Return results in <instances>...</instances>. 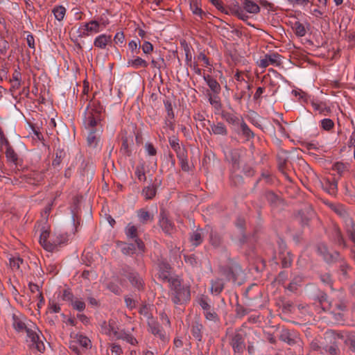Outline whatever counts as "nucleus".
I'll return each instance as SVG.
<instances>
[{
  "instance_id": "obj_22",
  "label": "nucleus",
  "mask_w": 355,
  "mask_h": 355,
  "mask_svg": "<svg viewBox=\"0 0 355 355\" xmlns=\"http://www.w3.org/2000/svg\"><path fill=\"white\" fill-rule=\"evenodd\" d=\"M128 66L134 69H138L139 67L146 68L148 66V63L140 57L133 56L132 59L128 61Z\"/></svg>"
},
{
  "instance_id": "obj_2",
  "label": "nucleus",
  "mask_w": 355,
  "mask_h": 355,
  "mask_svg": "<svg viewBox=\"0 0 355 355\" xmlns=\"http://www.w3.org/2000/svg\"><path fill=\"white\" fill-rule=\"evenodd\" d=\"M259 12V6L252 0H243L241 5L237 2L230 5L229 12L243 21L249 19V15H257Z\"/></svg>"
},
{
  "instance_id": "obj_6",
  "label": "nucleus",
  "mask_w": 355,
  "mask_h": 355,
  "mask_svg": "<svg viewBox=\"0 0 355 355\" xmlns=\"http://www.w3.org/2000/svg\"><path fill=\"white\" fill-rule=\"evenodd\" d=\"M220 272L227 280H232L234 282H236L240 284L241 280L243 278V272L239 265L236 263H231L227 268H222Z\"/></svg>"
},
{
  "instance_id": "obj_30",
  "label": "nucleus",
  "mask_w": 355,
  "mask_h": 355,
  "mask_svg": "<svg viewBox=\"0 0 355 355\" xmlns=\"http://www.w3.org/2000/svg\"><path fill=\"white\" fill-rule=\"evenodd\" d=\"M156 193V187L151 184L146 187L142 191V195L146 199H152Z\"/></svg>"
},
{
  "instance_id": "obj_45",
  "label": "nucleus",
  "mask_w": 355,
  "mask_h": 355,
  "mask_svg": "<svg viewBox=\"0 0 355 355\" xmlns=\"http://www.w3.org/2000/svg\"><path fill=\"white\" fill-rule=\"evenodd\" d=\"M140 46V42L139 40H131L128 43V47L133 54H137L139 53V49Z\"/></svg>"
},
{
  "instance_id": "obj_47",
  "label": "nucleus",
  "mask_w": 355,
  "mask_h": 355,
  "mask_svg": "<svg viewBox=\"0 0 355 355\" xmlns=\"http://www.w3.org/2000/svg\"><path fill=\"white\" fill-rule=\"evenodd\" d=\"M201 329L202 325L200 324H196L192 327V334L198 340H200L202 338Z\"/></svg>"
},
{
  "instance_id": "obj_63",
  "label": "nucleus",
  "mask_w": 355,
  "mask_h": 355,
  "mask_svg": "<svg viewBox=\"0 0 355 355\" xmlns=\"http://www.w3.org/2000/svg\"><path fill=\"white\" fill-rule=\"evenodd\" d=\"M27 44L31 49L35 48V40L32 35L28 34L26 37Z\"/></svg>"
},
{
  "instance_id": "obj_36",
  "label": "nucleus",
  "mask_w": 355,
  "mask_h": 355,
  "mask_svg": "<svg viewBox=\"0 0 355 355\" xmlns=\"http://www.w3.org/2000/svg\"><path fill=\"white\" fill-rule=\"evenodd\" d=\"M125 234L129 239H136L137 237V228L135 226L128 224L125 227Z\"/></svg>"
},
{
  "instance_id": "obj_59",
  "label": "nucleus",
  "mask_w": 355,
  "mask_h": 355,
  "mask_svg": "<svg viewBox=\"0 0 355 355\" xmlns=\"http://www.w3.org/2000/svg\"><path fill=\"white\" fill-rule=\"evenodd\" d=\"M134 245L132 244H124L122 248V252L125 254H129L133 252Z\"/></svg>"
},
{
  "instance_id": "obj_37",
  "label": "nucleus",
  "mask_w": 355,
  "mask_h": 355,
  "mask_svg": "<svg viewBox=\"0 0 355 355\" xmlns=\"http://www.w3.org/2000/svg\"><path fill=\"white\" fill-rule=\"evenodd\" d=\"M291 94L302 102H307L308 101L306 94L300 89H293L291 92Z\"/></svg>"
},
{
  "instance_id": "obj_29",
  "label": "nucleus",
  "mask_w": 355,
  "mask_h": 355,
  "mask_svg": "<svg viewBox=\"0 0 355 355\" xmlns=\"http://www.w3.org/2000/svg\"><path fill=\"white\" fill-rule=\"evenodd\" d=\"M202 234H203V230H198L193 232V234L191 236V241L192 244L195 246H198L200 245L202 241Z\"/></svg>"
},
{
  "instance_id": "obj_8",
  "label": "nucleus",
  "mask_w": 355,
  "mask_h": 355,
  "mask_svg": "<svg viewBox=\"0 0 355 355\" xmlns=\"http://www.w3.org/2000/svg\"><path fill=\"white\" fill-rule=\"evenodd\" d=\"M257 65L263 69L270 65L278 67L282 64L281 55L277 53H270L263 55L257 61Z\"/></svg>"
},
{
  "instance_id": "obj_48",
  "label": "nucleus",
  "mask_w": 355,
  "mask_h": 355,
  "mask_svg": "<svg viewBox=\"0 0 355 355\" xmlns=\"http://www.w3.org/2000/svg\"><path fill=\"white\" fill-rule=\"evenodd\" d=\"M209 102L216 109L218 110L220 107V103L218 96L216 95H209Z\"/></svg>"
},
{
  "instance_id": "obj_55",
  "label": "nucleus",
  "mask_w": 355,
  "mask_h": 355,
  "mask_svg": "<svg viewBox=\"0 0 355 355\" xmlns=\"http://www.w3.org/2000/svg\"><path fill=\"white\" fill-rule=\"evenodd\" d=\"M141 49L144 53L148 54L153 51V46L149 42H144L141 46Z\"/></svg>"
},
{
  "instance_id": "obj_7",
  "label": "nucleus",
  "mask_w": 355,
  "mask_h": 355,
  "mask_svg": "<svg viewBox=\"0 0 355 355\" xmlns=\"http://www.w3.org/2000/svg\"><path fill=\"white\" fill-rule=\"evenodd\" d=\"M101 31V28H100L97 21L96 19H93L88 22L82 24L78 28L77 33L78 37H85L92 34L98 33Z\"/></svg>"
},
{
  "instance_id": "obj_60",
  "label": "nucleus",
  "mask_w": 355,
  "mask_h": 355,
  "mask_svg": "<svg viewBox=\"0 0 355 355\" xmlns=\"http://www.w3.org/2000/svg\"><path fill=\"white\" fill-rule=\"evenodd\" d=\"M198 60L199 61H202L203 62L204 64L206 66V67H208L210 65V62H209V58L205 55V53H200L198 56Z\"/></svg>"
},
{
  "instance_id": "obj_46",
  "label": "nucleus",
  "mask_w": 355,
  "mask_h": 355,
  "mask_svg": "<svg viewBox=\"0 0 355 355\" xmlns=\"http://www.w3.org/2000/svg\"><path fill=\"white\" fill-rule=\"evenodd\" d=\"M198 302L204 311H207L211 309L208 299L204 296H201L198 300Z\"/></svg>"
},
{
  "instance_id": "obj_26",
  "label": "nucleus",
  "mask_w": 355,
  "mask_h": 355,
  "mask_svg": "<svg viewBox=\"0 0 355 355\" xmlns=\"http://www.w3.org/2000/svg\"><path fill=\"white\" fill-rule=\"evenodd\" d=\"M66 8L62 6H55L52 12L55 17V19L59 21H61L64 19L66 15Z\"/></svg>"
},
{
  "instance_id": "obj_54",
  "label": "nucleus",
  "mask_w": 355,
  "mask_h": 355,
  "mask_svg": "<svg viewBox=\"0 0 355 355\" xmlns=\"http://www.w3.org/2000/svg\"><path fill=\"white\" fill-rule=\"evenodd\" d=\"M125 302L126 306L130 309H132L133 308H135L137 304L136 301L131 296L125 297Z\"/></svg>"
},
{
  "instance_id": "obj_10",
  "label": "nucleus",
  "mask_w": 355,
  "mask_h": 355,
  "mask_svg": "<svg viewBox=\"0 0 355 355\" xmlns=\"http://www.w3.org/2000/svg\"><path fill=\"white\" fill-rule=\"evenodd\" d=\"M78 344L83 349H88L92 347V343L90 339L84 336L82 334H77L73 340L70 343L69 347L76 354V355L80 354V350L76 346Z\"/></svg>"
},
{
  "instance_id": "obj_25",
  "label": "nucleus",
  "mask_w": 355,
  "mask_h": 355,
  "mask_svg": "<svg viewBox=\"0 0 355 355\" xmlns=\"http://www.w3.org/2000/svg\"><path fill=\"white\" fill-rule=\"evenodd\" d=\"M12 87L15 89H19L21 85V73L19 67L15 69L11 79Z\"/></svg>"
},
{
  "instance_id": "obj_56",
  "label": "nucleus",
  "mask_w": 355,
  "mask_h": 355,
  "mask_svg": "<svg viewBox=\"0 0 355 355\" xmlns=\"http://www.w3.org/2000/svg\"><path fill=\"white\" fill-rule=\"evenodd\" d=\"M114 41L116 44H123L125 41V36L123 32H118L114 37Z\"/></svg>"
},
{
  "instance_id": "obj_18",
  "label": "nucleus",
  "mask_w": 355,
  "mask_h": 355,
  "mask_svg": "<svg viewBox=\"0 0 355 355\" xmlns=\"http://www.w3.org/2000/svg\"><path fill=\"white\" fill-rule=\"evenodd\" d=\"M232 345L234 352L241 354L245 349L243 336L241 334H236L232 339Z\"/></svg>"
},
{
  "instance_id": "obj_61",
  "label": "nucleus",
  "mask_w": 355,
  "mask_h": 355,
  "mask_svg": "<svg viewBox=\"0 0 355 355\" xmlns=\"http://www.w3.org/2000/svg\"><path fill=\"white\" fill-rule=\"evenodd\" d=\"M49 309L52 313H59L61 309L60 305L54 302H52L50 303Z\"/></svg>"
},
{
  "instance_id": "obj_40",
  "label": "nucleus",
  "mask_w": 355,
  "mask_h": 355,
  "mask_svg": "<svg viewBox=\"0 0 355 355\" xmlns=\"http://www.w3.org/2000/svg\"><path fill=\"white\" fill-rule=\"evenodd\" d=\"M182 155H183L182 157L180 156V155H177V156L180 162L181 167H182V170L187 171L189 170V164H188L186 150L182 152Z\"/></svg>"
},
{
  "instance_id": "obj_24",
  "label": "nucleus",
  "mask_w": 355,
  "mask_h": 355,
  "mask_svg": "<svg viewBox=\"0 0 355 355\" xmlns=\"http://www.w3.org/2000/svg\"><path fill=\"white\" fill-rule=\"evenodd\" d=\"M3 146H6V148L5 153L7 160L9 162L16 164L18 159V155L10 146L8 140L7 144H3Z\"/></svg>"
},
{
  "instance_id": "obj_50",
  "label": "nucleus",
  "mask_w": 355,
  "mask_h": 355,
  "mask_svg": "<svg viewBox=\"0 0 355 355\" xmlns=\"http://www.w3.org/2000/svg\"><path fill=\"white\" fill-rule=\"evenodd\" d=\"M99 24L100 28L103 31L107 26L110 24L109 19L106 17L101 16L99 18L96 19Z\"/></svg>"
},
{
  "instance_id": "obj_34",
  "label": "nucleus",
  "mask_w": 355,
  "mask_h": 355,
  "mask_svg": "<svg viewBox=\"0 0 355 355\" xmlns=\"http://www.w3.org/2000/svg\"><path fill=\"white\" fill-rule=\"evenodd\" d=\"M210 1L220 12L226 15H232V14L229 12L230 6H228V8H225L223 4V2L220 0H210Z\"/></svg>"
},
{
  "instance_id": "obj_19",
  "label": "nucleus",
  "mask_w": 355,
  "mask_h": 355,
  "mask_svg": "<svg viewBox=\"0 0 355 355\" xmlns=\"http://www.w3.org/2000/svg\"><path fill=\"white\" fill-rule=\"evenodd\" d=\"M159 223L162 230L166 234H171L173 229V225L171 220L165 216L164 213L160 214Z\"/></svg>"
},
{
  "instance_id": "obj_33",
  "label": "nucleus",
  "mask_w": 355,
  "mask_h": 355,
  "mask_svg": "<svg viewBox=\"0 0 355 355\" xmlns=\"http://www.w3.org/2000/svg\"><path fill=\"white\" fill-rule=\"evenodd\" d=\"M295 33L298 37H303L306 35V31L304 26L299 21H296L293 27Z\"/></svg>"
},
{
  "instance_id": "obj_14",
  "label": "nucleus",
  "mask_w": 355,
  "mask_h": 355,
  "mask_svg": "<svg viewBox=\"0 0 355 355\" xmlns=\"http://www.w3.org/2000/svg\"><path fill=\"white\" fill-rule=\"evenodd\" d=\"M148 325L149 327V331L155 336L158 337L162 340L165 338V335L162 327L157 322L154 320L153 318H150L149 316H148Z\"/></svg>"
},
{
  "instance_id": "obj_43",
  "label": "nucleus",
  "mask_w": 355,
  "mask_h": 355,
  "mask_svg": "<svg viewBox=\"0 0 355 355\" xmlns=\"http://www.w3.org/2000/svg\"><path fill=\"white\" fill-rule=\"evenodd\" d=\"M24 263V261L20 257H12L10 259V265L12 269H19Z\"/></svg>"
},
{
  "instance_id": "obj_12",
  "label": "nucleus",
  "mask_w": 355,
  "mask_h": 355,
  "mask_svg": "<svg viewBox=\"0 0 355 355\" xmlns=\"http://www.w3.org/2000/svg\"><path fill=\"white\" fill-rule=\"evenodd\" d=\"M101 331L112 339H120L122 338L121 334L117 331V327L114 320H110L108 322H102Z\"/></svg>"
},
{
  "instance_id": "obj_32",
  "label": "nucleus",
  "mask_w": 355,
  "mask_h": 355,
  "mask_svg": "<svg viewBox=\"0 0 355 355\" xmlns=\"http://www.w3.org/2000/svg\"><path fill=\"white\" fill-rule=\"evenodd\" d=\"M318 250L327 261H329L334 258V256L329 253L327 247L324 244H320L318 247Z\"/></svg>"
},
{
  "instance_id": "obj_52",
  "label": "nucleus",
  "mask_w": 355,
  "mask_h": 355,
  "mask_svg": "<svg viewBox=\"0 0 355 355\" xmlns=\"http://www.w3.org/2000/svg\"><path fill=\"white\" fill-rule=\"evenodd\" d=\"M164 107L167 112V115L168 117L173 119L174 117V113L173 111V106L169 101H164Z\"/></svg>"
},
{
  "instance_id": "obj_41",
  "label": "nucleus",
  "mask_w": 355,
  "mask_h": 355,
  "mask_svg": "<svg viewBox=\"0 0 355 355\" xmlns=\"http://www.w3.org/2000/svg\"><path fill=\"white\" fill-rule=\"evenodd\" d=\"M326 187L324 189L330 194H334L337 189V182L335 181L329 182L327 180L325 182Z\"/></svg>"
},
{
  "instance_id": "obj_44",
  "label": "nucleus",
  "mask_w": 355,
  "mask_h": 355,
  "mask_svg": "<svg viewBox=\"0 0 355 355\" xmlns=\"http://www.w3.org/2000/svg\"><path fill=\"white\" fill-rule=\"evenodd\" d=\"M28 288L32 293L35 294L36 297L41 298V301L43 300V298L42 297V293L40 291L39 286L37 284L29 283Z\"/></svg>"
},
{
  "instance_id": "obj_49",
  "label": "nucleus",
  "mask_w": 355,
  "mask_h": 355,
  "mask_svg": "<svg viewBox=\"0 0 355 355\" xmlns=\"http://www.w3.org/2000/svg\"><path fill=\"white\" fill-rule=\"evenodd\" d=\"M311 105L313 110L318 112L319 113L324 112L326 109L324 105L322 103L315 101H311Z\"/></svg>"
},
{
  "instance_id": "obj_17",
  "label": "nucleus",
  "mask_w": 355,
  "mask_h": 355,
  "mask_svg": "<svg viewBox=\"0 0 355 355\" xmlns=\"http://www.w3.org/2000/svg\"><path fill=\"white\" fill-rule=\"evenodd\" d=\"M210 134L215 135L227 136V130L225 125L222 122L210 123V128L209 129Z\"/></svg>"
},
{
  "instance_id": "obj_28",
  "label": "nucleus",
  "mask_w": 355,
  "mask_h": 355,
  "mask_svg": "<svg viewBox=\"0 0 355 355\" xmlns=\"http://www.w3.org/2000/svg\"><path fill=\"white\" fill-rule=\"evenodd\" d=\"M223 282L221 279H216L211 281V291L212 293L218 294L223 288Z\"/></svg>"
},
{
  "instance_id": "obj_58",
  "label": "nucleus",
  "mask_w": 355,
  "mask_h": 355,
  "mask_svg": "<svg viewBox=\"0 0 355 355\" xmlns=\"http://www.w3.org/2000/svg\"><path fill=\"white\" fill-rule=\"evenodd\" d=\"M96 134L94 131H90L88 136H87V143L90 146L95 145L96 144Z\"/></svg>"
},
{
  "instance_id": "obj_5",
  "label": "nucleus",
  "mask_w": 355,
  "mask_h": 355,
  "mask_svg": "<svg viewBox=\"0 0 355 355\" xmlns=\"http://www.w3.org/2000/svg\"><path fill=\"white\" fill-rule=\"evenodd\" d=\"M336 211L341 217L345 230L355 246V223L354 220L343 207H338Z\"/></svg>"
},
{
  "instance_id": "obj_4",
  "label": "nucleus",
  "mask_w": 355,
  "mask_h": 355,
  "mask_svg": "<svg viewBox=\"0 0 355 355\" xmlns=\"http://www.w3.org/2000/svg\"><path fill=\"white\" fill-rule=\"evenodd\" d=\"M102 111L103 107L98 102L95 101L89 102L84 112V123L86 127H95L98 122L101 121Z\"/></svg>"
},
{
  "instance_id": "obj_62",
  "label": "nucleus",
  "mask_w": 355,
  "mask_h": 355,
  "mask_svg": "<svg viewBox=\"0 0 355 355\" xmlns=\"http://www.w3.org/2000/svg\"><path fill=\"white\" fill-rule=\"evenodd\" d=\"M321 281L326 284H331V276L328 273L323 274L320 276Z\"/></svg>"
},
{
  "instance_id": "obj_11",
  "label": "nucleus",
  "mask_w": 355,
  "mask_h": 355,
  "mask_svg": "<svg viewBox=\"0 0 355 355\" xmlns=\"http://www.w3.org/2000/svg\"><path fill=\"white\" fill-rule=\"evenodd\" d=\"M49 234L50 232L48 228L43 227L41 230L39 242L44 250L49 252H53L62 242V241L58 240L53 241L52 242L48 241Z\"/></svg>"
},
{
  "instance_id": "obj_3",
  "label": "nucleus",
  "mask_w": 355,
  "mask_h": 355,
  "mask_svg": "<svg viewBox=\"0 0 355 355\" xmlns=\"http://www.w3.org/2000/svg\"><path fill=\"white\" fill-rule=\"evenodd\" d=\"M170 297L175 304H183L190 300V291L188 286H182L179 279L169 280Z\"/></svg>"
},
{
  "instance_id": "obj_31",
  "label": "nucleus",
  "mask_w": 355,
  "mask_h": 355,
  "mask_svg": "<svg viewBox=\"0 0 355 355\" xmlns=\"http://www.w3.org/2000/svg\"><path fill=\"white\" fill-rule=\"evenodd\" d=\"M210 230L209 239L211 245L214 247H218L220 243V237L219 235L213 231L211 227L207 228V231Z\"/></svg>"
},
{
  "instance_id": "obj_57",
  "label": "nucleus",
  "mask_w": 355,
  "mask_h": 355,
  "mask_svg": "<svg viewBox=\"0 0 355 355\" xmlns=\"http://www.w3.org/2000/svg\"><path fill=\"white\" fill-rule=\"evenodd\" d=\"M206 318L209 320L215 321L217 319L216 313L211 309L207 311H204Z\"/></svg>"
},
{
  "instance_id": "obj_23",
  "label": "nucleus",
  "mask_w": 355,
  "mask_h": 355,
  "mask_svg": "<svg viewBox=\"0 0 355 355\" xmlns=\"http://www.w3.org/2000/svg\"><path fill=\"white\" fill-rule=\"evenodd\" d=\"M168 142L172 149L175 151L177 155L182 157V152L185 151V149L180 145L178 138L175 136L170 137Z\"/></svg>"
},
{
  "instance_id": "obj_38",
  "label": "nucleus",
  "mask_w": 355,
  "mask_h": 355,
  "mask_svg": "<svg viewBox=\"0 0 355 355\" xmlns=\"http://www.w3.org/2000/svg\"><path fill=\"white\" fill-rule=\"evenodd\" d=\"M225 119L228 123H232V125H239L241 123V121H243L239 116H237L236 115L233 114H226Z\"/></svg>"
},
{
  "instance_id": "obj_53",
  "label": "nucleus",
  "mask_w": 355,
  "mask_h": 355,
  "mask_svg": "<svg viewBox=\"0 0 355 355\" xmlns=\"http://www.w3.org/2000/svg\"><path fill=\"white\" fill-rule=\"evenodd\" d=\"M331 315L333 319L334 320L335 322H336L338 324L343 323L344 319H343V313H341L340 312H338V313L331 312Z\"/></svg>"
},
{
  "instance_id": "obj_27",
  "label": "nucleus",
  "mask_w": 355,
  "mask_h": 355,
  "mask_svg": "<svg viewBox=\"0 0 355 355\" xmlns=\"http://www.w3.org/2000/svg\"><path fill=\"white\" fill-rule=\"evenodd\" d=\"M129 280L132 285L137 288V289H140L143 286V279L140 277V276L136 272H132L128 276Z\"/></svg>"
},
{
  "instance_id": "obj_13",
  "label": "nucleus",
  "mask_w": 355,
  "mask_h": 355,
  "mask_svg": "<svg viewBox=\"0 0 355 355\" xmlns=\"http://www.w3.org/2000/svg\"><path fill=\"white\" fill-rule=\"evenodd\" d=\"M341 336L336 334L333 331H328L325 334V339L329 340L330 342L334 340L332 344L331 345H327L324 347V350L326 352L329 353V355H335L337 353L338 351V345H337V340L340 339Z\"/></svg>"
},
{
  "instance_id": "obj_64",
  "label": "nucleus",
  "mask_w": 355,
  "mask_h": 355,
  "mask_svg": "<svg viewBox=\"0 0 355 355\" xmlns=\"http://www.w3.org/2000/svg\"><path fill=\"white\" fill-rule=\"evenodd\" d=\"M334 169L338 173H342L345 170V165L343 163L337 162L334 165Z\"/></svg>"
},
{
  "instance_id": "obj_35",
  "label": "nucleus",
  "mask_w": 355,
  "mask_h": 355,
  "mask_svg": "<svg viewBox=\"0 0 355 355\" xmlns=\"http://www.w3.org/2000/svg\"><path fill=\"white\" fill-rule=\"evenodd\" d=\"M137 216L139 220L143 223L148 220H152L153 218L152 216H150L148 211H146L144 209H140L138 211Z\"/></svg>"
},
{
  "instance_id": "obj_16",
  "label": "nucleus",
  "mask_w": 355,
  "mask_h": 355,
  "mask_svg": "<svg viewBox=\"0 0 355 355\" xmlns=\"http://www.w3.org/2000/svg\"><path fill=\"white\" fill-rule=\"evenodd\" d=\"M111 43L112 36L106 34H101L98 35L94 41V46L101 49H105L107 46Z\"/></svg>"
},
{
  "instance_id": "obj_21",
  "label": "nucleus",
  "mask_w": 355,
  "mask_h": 355,
  "mask_svg": "<svg viewBox=\"0 0 355 355\" xmlns=\"http://www.w3.org/2000/svg\"><path fill=\"white\" fill-rule=\"evenodd\" d=\"M203 79L213 93H214L215 94H219L220 91V86L219 83L216 81V80L213 78L209 75L203 76Z\"/></svg>"
},
{
  "instance_id": "obj_9",
  "label": "nucleus",
  "mask_w": 355,
  "mask_h": 355,
  "mask_svg": "<svg viewBox=\"0 0 355 355\" xmlns=\"http://www.w3.org/2000/svg\"><path fill=\"white\" fill-rule=\"evenodd\" d=\"M62 300L69 303L73 309L82 312L85 309V303L82 298L75 297L69 289H64L61 296Z\"/></svg>"
},
{
  "instance_id": "obj_39",
  "label": "nucleus",
  "mask_w": 355,
  "mask_h": 355,
  "mask_svg": "<svg viewBox=\"0 0 355 355\" xmlns=\"http://www.w3.org/2000/svg\"><path fill=\"white\" fill-rule=\"evenodd\" d=\"M145 152L147 155L150 157H155L157 154V149L150 142H146L144 146Z\"/></svg>"
},
{
  "instance_id": "obj_1",
  "label": "nucleus",
  "mask_w": 355,
  "mask_h": 355,
  "mask_svg": "<svg viewBox=\"0 0 355 355\" xmlns=\"http://www.w3.org/2000/svg\"><path fill=\"white\" fill-rule=\"evenodd\" d=\"M12 327L18 333H26V343L31 348L42 352L45 347L43 342L44 336L33 324H26V318L19 312L14 313L12 316Z\"/></svg>"
},
{
  "instance_id": "obj_20",
  "label": "nucleus",
  "mask_w": 355,
  "mask_h": 355,
  "mask_svg": "<svg viewBox=\"0 0 355 355\" xmlns=\"http://www.w3.org/2000/svg\"><path fill=\"white\" fill-rule=\"evenodd\" d=\"M201 1L200 0H190V9L192 13L200 19H203L206 16V13L201 9Z\"/></svg>"
},
{
  "instance_id": "obj_51",
  "label": "nucleus",
  "mask_w": 355,
  "mask_h": 355,
  "mask_svg": "<svg viewBox=\"0 0 355 355\" xmlns=\"http://www.w3.org/2000/svg\"><path fill=\"white\" fill-rule=\"evenodd\" d=\"M321 125L323 129L329 130L334 126V122L330 119H324L321 121Z\"/></svg>"
},
{
  "instance_id": "obj_15",
  "label": "nucleus",
  "mask_w": 355,
  "mask_h": 355,
  "mask_svg": "<svg viewBox=\"0 0 355 355\" xmlns=\"http://www.w3.org/2000/svg\"><path fill=\"white\" fill-rule=\"evenodd\" d=\"M158 276L160 279L164 281H167L168 283L169 280L175 279L171 277L170 265L164 261H160L158 263Z\"/></svg>"
},
{
  "instance_id": "obj_42",
  "label": "nucleus",
  "mask_w": 355,
  "mask_h": 355,
  "mask_svg": "<svg viewBox=\"0 0 355 355\" xmlns=\"http://www.w3.org/2000/svg\"><path fill=\"white\" fill-rule=\"evenodd\" d=\"M239 125H241L242 133L244 136H245L248 139L253 137L252 132L243 121H242Z\"/></svg>"
}]
</instances>
